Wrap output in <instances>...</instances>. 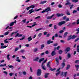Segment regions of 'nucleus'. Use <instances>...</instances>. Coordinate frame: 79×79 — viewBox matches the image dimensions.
Instances as JSON below:
<instances>
[{
    "mask_svg": "<svg viewBox=\"0 0 79 79\" xmlns=\"http://www.w3.org/2000/svg\"><path fill=\"white\" fill-rule=\"evenodd\" d=\"M42 74V70L40 69H39L37 70V76H40Z\"/></svg>",
    "mask_w": 79,
    "mask_h": 79,
    "instance_id": "nucleus-1",
    "label": "nucleus"
},
{
    "mask_svg": "<svg viewBox=\"0 0 79 79\" xmlns=\"http://www.w3.org/2000/svg\"><path fill=\"white\" fill-rule=\"evenodd\" d=\"M66 23V22L65 21H62L58 23V26H62L63 24H65Z\"/></svg>",
    "mask_w": 79,
    "mask_h": 79,
    "instance_id": "nucleus-2",
    "label": "nucleus"
},
{
    "mask_svg": "<svg viewBox=\"0 0 79 79\" xmlns=\"http://www.w3.org/2000/svg\"><path fill=\"white\" fill-rule=\"evenodd\" d=\"M66 75H67V72H65L64 73V72H62L61 73V76H64L65 77H66Z\"/></svg>",
    "mask_w": 79,
    "mask_h": 79,
    "instance_id": "nucleus-3",
    "label": "nucleus"
},
{
    "mask_svg": "<svg viewBox=\"0 0 79 79\" xmlns=\"http://www.w3.org/2000/svg\"><path fill=\"white\" fill-rule=\"evenodd\" d=\"M16 20H15V21L14 22H12L10 24V26L11 27L13 26L14 25V24H16Z\"/></svg>",
    "mask_w": 79,
    "mask_h": 79,
    "instance_id": "nucleus-4",
    "label": "nucleus"
},
{
    "mask_svg": "<svg viewBox=\"0 0 79 79\" xmlns=\"http://www.w3.org/2000/svg\"><path fill=\"white\" fill-rule=\"evenodd\" d=\"M23 36V34L20 35L19 33H17L16 35L15 36V37H21Z\"/></svg>",
    "mask_w": 79,
    "mask_h": 79,
    "instance_id": "nucleus-5",
    "label": "nucleus"
},
{
    "mask_svg": "<svg viewBox=\"0 0 79 79\" xmlns=\"http://www.w3.org/2000/svg\"><path fill=\"white\" fill-rule=\"evenodd\" d=\"M55 16V15H53L51 16H48L47 17V19H51Z\"/></svg>",
    "mask_w": 79,
    "mask_h": 79,
    "instance_id": "nucleus-6",
    "label": "nucleus"
},
{
    "mask_svg": "<svg viewBox=\"0 0 79 79\" xmlns=\"http://www.w3.org/2000/svg\"><path fill=\"white\" fill-rule=\"evenodd\" d=\"M69 51V47H68L65 49V52H66L65 54H66Z\"/></svg>",
    "mask_w": 79,
    "mask_h": 79,
    "instance_id": "nucleus-7",
    "label": "nucleus"
},
{
    "mask_svg": "<svg viewBox=\"0 0 79 79\" xmlns=\"http://www.w3.org/2000/svg\"><path fill=\"white\" fill-rule=\"evenodd\" d=\"M59 60V59L58 57H57L55 59V60L56 62V64L57 65H58L59 64V63H60Z\"/></svg>",
    "mask_w": 79,
    "mask_h": 79,
    "instance_id": "nucleus-8",
    "label": "nucleus"
},
{
    "mask_svg": "<svg viewBox=\"0 0 79 79\" xmlns=\"http://www.w3.org/2000/svg\"><path fill=\"white\" fill-rule=\"evenodd\" d=\"M53 42V41H51V40H49L47 41V44H52Z\"/></svg>",
    "mask_w": 79,
    "mask_h": 79,
    "instance_id": "nucleus-9",
    "label": "nucleus"
},
{
    "mask_svg": "<svg viewBox=\"0 0 79 79\" xmlns=\"http://www.w3.org/2000/svg\"><path fill=\"white\" fill-rule=\"evenodd\" d=\"M50 8H51L50 7H48L46 9H45L46 12H48V11H51V9H50Z\"/></svg>",
    "mask_w": 79,
    "mask_h": 79,
    "instance_id": "nucleus-10",
    "label": "nucleus"
},
{
    "mask_svg": "<svg viewBox=\"0 0 79 79\" xmlns=\"http://www.w3.org/2000/svg\"><path fill=\"white\" fill-rule=\"evenodd\" d=\"M56 16H57V17H60V16H63V15H64V14H60L59 13H57L56 14Z\"/></svg>",
    "mask_w": 79,
    "mask_h": 79,
    "instance_id": "nucleus-11",
    "label": "nucleus"
},
{
    "mask_svg": "<svg viewBox=\"0 0 79 79\" xmlns=\"http://www.w3.org/2000/svg\"><path fill=\"white\" fill-rule=\"evenodd\" d=\"M27 40H28V42H30L31 40H32V38H31V36H30L27 38Z\"/></svg>",
    "mask_w": 79,
    "mask_h": 79,
    "instance_id": "nucleus-12",
    "label": "nucleus"
},
{
    "mask_svg": "<svg viewBox=\"0 0 79 79\" xmlns=\"http://www.w3.org/2000/svg\"><path fill=\"white\" fill-rule=\"evenodd\" d=\"M68 34V32L65 33L64 35V38L66 37V36H67Z\"/></svg>",
    "mask_w": 79,
    "mask_h": 79,
    "instance_id": "nucleus-13",
    "label": "nucleus"
},
{
    "mask_svg": "<svg viewBox=\"0 0 79 79\" xmlns=\"http://www.w3.org/2000/svg\"><path fill=\"white\" fill-rule=\"evenodd\" d=\"M56 55V53L55 52V51H53L51 53L52 56H54Z\"/></svg>",
    "mask_w": 79,
    "mask_h": 79,
    "instance_id": "nucleus-14",
    "label": "nucleus"
},
{
    "mask_svg": "<svg viewBox=\"0 0 79 79\" xmlns=\"http://www.w3.org/2000/svg\"><path fill=\"white\" fill-rule=\"evenodd\" d=\"M45 47V45L44 44H42L41 45V47L40 49L41 50H42Z\"/></svg>",
    "mask_w": 79,
    "mask_h": 79,
    "instance_id": "nucleus-15",
    "label": "nucleus"
},
{
    "mask_svg": "<svg viewBox=\"0 0 79 79\" xmlns=\"http://www.w3.org/2000/svg\"><path fill=\"white\" fill-rule=\"evenodd\" d=\"M39 57H36L35 58L33 59V61H39Z\"/></svg>",
    "mask_w": 79,
    "mask_h": 79,
    "instance_id": "nucleus-16",
    "label": "nucleus"
},
{
    "mask_svg": "<svg viewBox=\"0 0 79 79\" xmlns=\"http://www.w3.org/2000/svg\"><path fill=\"white\" fill-rule=\"evenodd\" d=\"M76 38V36L75 35H73V36H70L69 37V39H74V38Z\"/></svg>",
    "mask_w": 79,
    "mask_h": 79,
    "instance_id": "nucleus-17",
    "label": "nucleus"
},
{
    "mask_svg": "<svg viewBox=\"0 0 79 79\" xmlns=\"http://www.w3.org/2000/svg\"><path fill=\"white\" fill-rule=\"evenodd\" d=\"M44 58H42L39 60V63H41L42 61H44Z\"/></svg>",
    "mask_w": 79,
    "mask_h": 79,
    "instance_id": "nucleus-18",
    "label": "nucleus"
},
{
    "mask_svg": "<svg viewBox=\"0 0 79 79\" xmlns=\"http://www.w3.org/2000/svg\"><path fill=\"white\" fill-rule=\"evenodd\" d=\"M7 47V46H2L1 47V49H3L4 48H6Z\"/></svg>",
    "mask_w": 79,
    "mask_h": 79,
    "instance_id": "nucleus-19",
    "label": "nucleus"
},
{
    "mask_svg": "<svg viewBox=\"0 0 79 79\" xmlns=\"http://www.w3.org/2000/svg\"><path fill=\"white\" fill-rule=\"evenodd\" d=\"M61 66H62V68H64V67L65 66V63H64V62H63L61 64Z\"/></svg>",
    "mask_w": 79,
    "mask_h": 79,
    "instance_id": "nucleus-20",
    "label": "nucleus"
},
{
    "mask_svg": "<svg viewBox=\"0 0 79 79\" xmlns=\"http://www.w3.org/2000/svg\"><path fill=\"white\" fill-rule=\"evenodd\" d=\"M49 73H45L44 75V77L45 78H47L48 77V75H49Z\"/></svg>",
    "mask_w": 79,
    "mask_h": 79,
    "instance_id": "nucleus-21",
    "label": "nucleus"
},
{
    "mask_svg": "<svg viewBox=\"0 0 79 79\" xmlns=\"http://www.w3.org/2000/svg\"><path fill=\"white\" fill-rule=\"evenodd\" d=\"M50 62H49L47 64V67L48 68H49L50 67Z\"/></svg>",
    "mask_w": 79,
    "mask_h": 79,
    "instance_id": "nucleus-22",
    "label": "nucleus"
},
{
    "mask_svg": "<svg viewBox=\"0 0 79 79\" xmlns=\"http://www.w3.org/2000/svg\"><path fill=\"white\" fill-rule=\"evenodd\" d=\"M63 53V50H62L60 49L59 51V54H61L62 53Z\"/></svg>",
    "mask_w": 79,
    "mask_h": 79,
    "instance_id": "nucleus-23",
    "label": "nucleus"
},
{
    "mask_svg": "<svg viewBox=\"0 0 79 79\" xmlns=\"http://www.w3.org/2000/svg\"><path fill=\"white\" fill-rule=\"evenodd\" d=\"M10 54H8L7 55V60H10Z\"/></svg>",
    "mask_w": 79,
    "mask_h": 79,
    "instance_id": "nucleus-24",
    "label": "nucleus"
},
{
    "mask_svg": "<svg viewBox=\"0 0 79 79\" xmlns=\"http://www.w3.org/2000/svg\"><path fill=\"white\" fill-rule=\"evenodd\" d=\"M30 8H32V9H33V8H35V6H34V5H32L30 6Z\"/></svg>",
    "mask_w": 79,
    "mask_h": 79,
    "instance_id": "nucleus-25",
    "label": "nucleus"
},
{
    "mask_svg": "<svg viewBox=\"0 0 79 79\" xmlns=\"http://www.w3.org/2000/svg\"><path fill=\"white\" fill-rule=\"evenodd\" d=\"M77 52L79 53V45H78L77 48Z\"/></svg>",
    "mask_w": 79,
    "mask_h": 79,
    "instance_id": "nucleus-26",
    "label": "nucleus"
},
{
    "mask_svg": "<svg viewBox=\"0 0 79 79\" xmlns=\"http://www.w3.org/2000/svg\"><path fill=\"white\" fill-rule=\"evenodd\" d=\"M20 52H21V53H24V52H25V50L24 49H22L20 50Z\"/></svg>",
    "mask_w": 79,
    "mask_h": 79,
    "instance_id": "nucleus-27",
    "label": "nucleus"
},
{
    "mask_svg": "<svg viewBox=\"0 0 79 79\" xmlns=\"http://www.w3.org/2000/svg\"><path fill=\"white\" fill-rule=\"evenodd\" d=\"M47 2V1H42L40 2V4H44L45 3H46Z\"/></svg>",
    "mask_w": 79,
    "mask_h": 79,
    "instance_id": "nucleus-28",
    "label": "nucleus"
},
{
    "mask_svg": "<svg viewBox=\"0 0 79 79\" xmlns=\"http://www.w3.org/2000/svg\"><path fill=\"white\" fill-rule=\"evenodd\" d=\"M49 68H50V70L51 71H55L56 69L55 68H54V69H52V68L51 67H49Z\"/></svg>",
    "mask_w": 79,
    "mask_h": 79,
    "instance_id": "nucleus-29",
    "label": "nucleus"
},
{
    "mask_svg": "<svg viewBox=\"0 0 79 79\" xmlns=\"http://www.w3.org/2000/svg\"><path fill=\"white\" fill-rule=\"evenodd\" d=\"M75 66L77 68V71H78V69H79V65H76Z\"/></svg>",
    "mask_w": 79,
    "mask_h": 79,
    "instance_id": "nucleus-30",
    "label": "nucleus"
},
{
    "mask_svg": "<svg viewBox=\"0 0 79 79\" xmlns=\"http://www.w3.org/2000/svg\"><path fill=\"white\" fill-rule=\"evenodd\" d=\"M10 33V32L9 31H7L6 32L4 33L5 35H8V34Z\"/></svg>",
    "mask_w": 79,
    "mask_h": 79,
    "instance_id": "nucleus-31",
    "label": "nucleus"
},
{
    "mask_svg": "<svg viewBox=\"0 0 79 79\" xmlns=\"http://www.w3.org/2000/svg\"><path fill=\"white\" fill-rule=\"evenodd\" d=\"M8 68H13L14 67L13 66V65H8Z\"/></svg>",
    "mask_w": 79,
    "mask_h": 79,
    "instance_id": "nucleus-32",
    "label": "nucleus"
},
{
    "mask_svg": "<svg viewBox=\"0 0 79 79\" xmlns=\"http://www.w3.org/2000/svg\"><path fill=\"white\" fill-rule=\"evenodd\" d=\"M33 24H34L32 25L31 27H34V26H35L37 25V24H36V22H34Z\"/></svg>",
    "mask_w": 79,
    "mask_h": 79,
    "instance_id": "nucleus-33",
    "label": "nucleus"
},
{
    "mask_svg": "<svg viewBox=\"0 0 79 79\" xmlns=\"http://www.w3.org/2000/svg\"><path fill=\"white\" fill-rule=\"evenodd\" d=\"M79 1V0H72V1L73 2H75V3H76V2H77Z\"/></svg>",
    "mask_w": 79,
    "mask_h": 79,
    "instance_id": "nucleus-34",
    "label": "nucleus"
},
{
    "mask_svg": "<svg viewBox=\"0 0 79 79\" xmlns=\"http://www.w3.org/2000/svg\"><path fill=\"white\" fill-rule=\"evenodd\" d=\"M32 10H33V9H31L30 10H29V14H31V13H32Z\"/></svg>",
    "mask_w": 79,
    "mask_h": 79,
    "instance_id": "nucleus-35",
    "label": "nucleus"
},
{
    "mask_svg": "<svg viewBox=\"0 0 79 79\" xmlns=\"http://www.w3.org/2000/svg\"><path fill=\"white\" fill-rule=\"evenodd\" d=\"M7 40H8L7 39H6L4 41V42H5V43H6V44H7L9 42L8 41H6Z\"/></svg>",
    "mask_w": 79,
    "mask_h": 79,
    "instance_id": "nucleus-36",
    "label": "nucleus"
},
{
    "mask_svg": "<svg viewBox=\"0 0 79 79\" xmlns=\"http://www.w3.org/2000/svg\"><path fill=\"white\" fill-rule=\"evenodd\" d=\"M6 64H5L3 65L2 64H1L0 65V67H2V66H6Z\"/></svg>",
    "mask_w": 79,
    "mask_h": 79,
    "instance_id": "nucleus-37",
    "label": "nucleus"
},
{
    "mask_svg": "<svg viewBox=\"0 0 79 79\" xmlns=\"http://www.w3.org/2000/svg\"><path fill=\"white\" fill-rule=\"evenodd\" d=\"M42 69L43 70H46V68H45V67H44V66H42Z\"/></svg>",
    "mask_w": 79,
    "mask_h": 79,
    "instance_id": "nucleus-38",
    "label": "nucleus"
},
{
    "mask_svg": "<svg viewBox=\"0 0 79 79\" xmlns=\"http://www.w3.org/2000/svg\"><path fill=\"white\" fill-rule=\"evenodd\" d=\"M45 23L46 24H48L49 23V20H47L45 21Z\"/></svg>",
    "mask_w": 79,
    "mask_h": 79,
    "instance_id": "nucleus-39",
    "label": "nucleus"
},
{
    "mask_svg": "<svg viewBox=\"0 0 79 79\" xmlns=\"http://www.w3.org/2000/svg\"><path fill=\"white\" fill-rule=\"evenodd\" d=\"M3 73L4 74H5L6 75H8V72H6V71H4L3 72Z\"/></svg>",
    "mask_w": 79,
    "mask_h": 79,
    "instance_id": "nucleus-40",
    "label": "nucleus"
},
{
    "mask_svg": "<svg viewBox=\"0 0 79 79\" xmlns=\"http://www.w3.org/2000/svg\"><path fill=\"white\" fill-rule=\"evenodd\" d=\"M63 32H64V30H60L59 31V32L60 34H61L62 33H63Z\"/></svg>",
    "mask_w": 79,
    "mask_h": 79,
    "instance_id": "nucleus-41",
    "label": "nucleus"
},
{
    "mask_svg": "<svg viewBox=\"0 0 79 79\" xmlns=\"http://www.w3.org/2000/svg\"><path fill=\"white\" fill-rule=\"evenodd\" d=\"M60 71H59V72L58 73H56V76H58V75L60 73Z\"/></svg>",
    "mask_w": 79,
    "mask_h": 79,
    "instance_id": "nucleus-42",
    "label": "nucleus"
},
{
    "mask_svg": "<svg viewBox=\"0 0 79 79\" xmlns=\"http://www.w3.org/2000/svg\"><path fill=\"white\" fill-rule=\"evenodd\" d=\"M69 68V65H68L66 67V70H68V69Z\"/></svg>",
    "mask_w": 79,
    "mask_h": 79,
    "instance_id": "nucleus-43",
    "label": "nucleus"
},
{
    "mask_svg": "<svg viewBox=\"0 0 79 79\" xmlns=\"http://www.w3.org/2000/svg\"><path fill=\"white\" fill-rule=\"evenodd\" d=\"M19 49V48H15V52H16V51H17V50H18Z\"/></svg>",
    "mask_w": 79,
    "mask_h": 79,
    "instance_id": "nucleus-44",
    "label": "nucleus"
},
{
    "mask_svg": "<svg viewBox=\"0 0 79 79\" xmlns=\"http://www.w3.org/2000/svg\"><path fill=\"white\" fill-rule=\"evenodd\" d=\"M57 45H58V44H57V43L54 44H53V46L54 47H56V46H57Z\"/></svg>",
    "mask_w": 79,
    "mask_h": 79,
    "instance_id": "nucleus-45",
    "label": "nucleus"
},
{
    "mask_svg": "<svg viewBox=\"0 0 79 79\" xmlns=\"http://www.w3.org/2000/svg\"><path fill=\"white\" fill-rule=\"evenodd\" d=\"M41 29H42V28L38 29L36 30V32H37V31H40V30H41Z\"/></svg>",
    "mask_w": 79,
    "mask_h": 79,
    "instance_id": "nucleus-46",
    "label": "nucleus"
},
{
    "mask_svg": "<svg viewBox=\"0 0 79 79\" xmlns=\"http://www.w3.org/2000/svg\"><path fill=\"white\" fill-rule=\"evenodd\" d=\"M73 6H74V5L72 4L70 6V9H72L73 8Z\"/></svg>",
    "mask_w": 79,
    "mask_h": 79,
    "instance_id": "nucleus-47",
    "label": "nucleus"
},
{
    "mask_svg": "<svg viewBox=\"0 0 79 79\" xmlns=\"http://www.w3.org/2000/svg\"><path fill=\"white\" fill-rule=\"evenodd\" d=\"M26 21V19H25L24 20L22 21V22H23V23H25Z\"/></svg>",
    "mask_w": 79,
    "mask_h": 79,
    "instance_id": "nucleus-48",
    "label": "nucleus"
},
{
    "mask_svg": "<svg viewBox=\"0 0 79 79\" xmlns=\"http://www.w3.org/2000/svg\"><path fill=\"white\" fill-rule=\"evenodd\" d=\"M30 70L31 73H32V72H33V71H32V67L30 68Z\"/></svg>",
    "mask_w": 79,
    "mask_h": 79,
    "instance_id": "nucleus-49",
    "label": "nucleus"
},
{
    "mask_svg": "<svg viewBox=\"0 0 79 79\" xmlns=\"http://www.w3.org/2000/svg\"><path fill=\"white\" fill-rule=\"evenodd\" d=\"M23 75H26V72L24 71L23 72Z\"/></svg>",
    "mask_w": 79,
    "mask_h": 79,
    "instance_id": "nucleus-50",
    "label": "nucleus"
},
{
    "mask_svg": "<svg viewBox=\"0 0 79 79\" xmlns=\"http://www.w3.org/2000/svg\"><path fill=\"white\" fill-rule=\"evenodd\" d=\"M37 50H38L37 48H35L34 50V52H37Z\"/></svg>",
    "mask_w": 79,
    "mask_h": 79,
    "instance_id": "nucleus-51",
    "label": "nucleus"
},
{
    "mask_svg": "<svg viewBox=\"0 0 79 79\" xmlns=\"http://www.w3.org/2000/svg\"><path fill=\"white\" fill-rule=\"evenodd\" d=\"M60 42L61 43H64L65 42V41H64L63 40H60Z\"/></svg>",
    "mask_w": 79,
    "mask_h": 79,
    "instance_id": "nucleus-52",
    "label": "nucleus"
},
{
    "mask_svg": "<svg viewBox=\"0 0 79 79\" xmlns=\"http://www.w3.org/2000/svg\"><path fill=\"white\" fill-rule=\"evenodd\" d=\"M22 58H23L24 59V60H25V59H26V57L25 56H22Z\"/></svg>",
    "mask_w": 79,
    "mask_h": 79,
    "instance_id": "nucleus-53",
    "label": "nucleus"
},
{
    "mask_svg": "<svg viewBox=\"0 0 79 79\" xmlns=\"http://www.w3.org/2000/svg\"><path fill=\"white\" fill-rule=\"evenodd\" d=\"M46 12V9H45V10H43V11L41 12V13H45V12Z\"/></svg>",
    "mask_w": 79,
    "mask_h": 79,
    "instance_id": "nucleus-54",
    "label": "nucleus"
},
{
    "mask_svg": "<svg viewBox=\"0 0 79 79\" xmlns=\"http://www.w3.org/2000/svg\"><path fill=\"white\" fill-rule=\"evenodd\" d=\"M19 76H21V75L23 74V73H22V72H19Z\"/></svg>",
    "mask_w": 79,
    "mask_h": 79,
    "instance_id": "nucleus-55",
    "label": "nucleus"
},
{
    "mask_svg": "<svg viewBox=\"0 0 79 79\" xmlns=\"http://www.w3.org/2000/svg\"><path fill=\"white\" fill-rule=\"evenodd\" d=\"M23 36L24 37H23L22 38L20 39V40H24V39H25V37H24L25 36L24 35Z\"/></svg>",
    "mask_w": 79,
    "mask_h": 79,
    "instance_id": "nucleus-56",
    "label": "nucleus"
},
{
    "mask_svg": "<svg viewBox=\"0 0 79 79\" xmlns=\"http://www.w3.org/2000/svg\"><path fill=\"white\" fill-rule=\"evenodd\" d=\"M18 15L16 16L14 18V19H17V18H18Z\"/></svg>",
    "mask_w": 79,
    "mask_h": 79,
    "instance_id": "nucleus-57",
    "label": "nucleus"
},
{
    "mask_svg": "<svg viewBox=\"0 0 79 79\" xmlns=\"http://www.w3.org/2000/svg\"><path fill=\"white\" fill-rule=\"evenodd\" d=\"M79 24V19H78L77 21V24Z\"/></svg>",
    "mask_w": 79,
    "mask_h": 79,
    "instance_id": "nucleus-58",
    "label": "nucleus"
},
{
    "mask_svg": "<svg viewBox=\"0 0 79 79\" xmlns=\"http://www.w3.org/2000/svg\"><path fill=\"white\" fill-rule=\"evenodd\" d=\"M58 6L59 8H62V6L61 4L59 5Z\"/></svg>",
    "mask_w": 79,
    "mask_h": 79,
    "instance_id": "nucleus-59",
    "label": "nucleus"
},
{
    "mask_svg": "<svg viewBox=\"0 0 79 79\" xmlns=\"http://www.w3.org/2000/svg\"><path fill=\"white\" fill-rule=\"evenodd\" d=\"M42 35V33H40L39 34L38 36H39V37H40V36H41Z\"/></svg>",
    "mask_w": 79,
    "mask_h": 79,
    "instance_id": "nucleus-60",
    "label": "nucleus"
},
{
    "mask_svg": "<svg viewBox=\"0 0 79 79\" xmlns=\"http://www.w3.org/2000/svg\"><path fill=\"white\" fill-rule=\"evenodd\" d=\"M30 8H30V7L29 6V7L26 8V9H27V11H28V10H29V9H30Z\"/></svg>",
    "mask_w": 79,
    "mask_h": 79,
    "instance_id": "nucleus-61",
    "label": "nucleus"
},
{
    "mask_svg": "<svg viewBox=\"0 0 79 79\" xmlns=\"http://www.w3.org/2000/svg\"><path fill=\"white\" fill-rule=\"evenodd\" d=\"M16 61H18V62H21V60L19 59H17L16 60Z\"/></svg>",
    "mask_w": 79,
    "mask_h": 79,
    "instance_id": "nucleus-62",
    "label": "nucleus"
},
{
    "mask_svg": "<svg viewBox=\"0 0 79 79\" xmlns=\"http://www.w3.org/2000/svg\"><path fill=\"white\" fill-rule=\"evenodd\" d=\"M67 15H69V12L68 10H67Z\"/></svg>",
    "mask_w": 79,
    "mask_h": 79,
    "instance_id": "nucleus-63",
    "label": "nucleus"
},
{
    "mask_svg": "<svg viewBox=\"0 0 79 79\" xmlns=\"http://www.w3.org/2000/svg\"><path fill=\"white\" fill-rule=\"evenodd\" d=\"M76 63H79V60H77L75 61Z\"/></svg>",
    "mask_w": 79,
    "mask_h": 79,
    "instance_id": "nucleus-64",
    "label": "nucleus"
}]
</instances>
